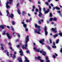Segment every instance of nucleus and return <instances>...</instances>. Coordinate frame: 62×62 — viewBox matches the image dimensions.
<instances>
[{
  "label": "nucleus",
  "instance_id": "nucleus-1",
  "mask_svg": "<svg viewBox=\"0 0 62 62\" xmlns=\"http://www.w3.org/2000/svg\"><path fill=\"white\" fill-rule=\"evenodd\" d=\"M29 36H27V37L26 38H25V43L26 44L25 45V47L24 46V45H23L22 46V49H25L26 50V49H28L27 47V42H28V41L29 40Z\"/></svg>",
  "mask_w": 62,
  "mask_h": 62
},
{
  "label": "nucleus",
  "instance_id": "nucleus-2",
  "mask_svg": "<svg viewBox=\"0 0 62 62\" xmlns=\"http://www.w3.org/2000/svg\"><path fill=\"white\" fill-rule=\"evenodd\" d=\"M35 27L36 28H38V30L36 29L34 30V32L38 34H40V31H41V30L39 28L40 27V26H38L37 24H35Z\"/></svg>",
  "mask_w": 62,
  "mask_h": 62
},
{
  "label": "nucleus",
  "instance_id": "nucleus-3",
  "mask_svg": "<svg viewBox=\"0 0 62 62\" xmlns=\"http://www.w3.org/2000/svg\"><path fill=\"white\" fill-rule=\"evenodd\" d=\"M33 49L35 51L37 52H39L40 53H42V54L44 56H45L46 54V52H45L43 51V50H41L39 51V49H37V47H35L33 48Z\"/></svg>",
  "mask_w": 62,
  "mask_h": 62
},
{
  "label": "nucleus",
  "instance_id": "nucleus-4",
  "mask_svg": "<svg viewBox=\"0 0 62 62\" xmlns=\"http://www.w3.org/2000/svg\"><path fill=\"white\" fill-rule=\"evenodd\" d=\"M9 2H7L6 3V6L7 8L8 9V8H10V6L8 5V4H11L12 3V0H9Z\"/></svg>",
  "mask_w": 62,
  "mask_h": 62
},
{
  "label": "nucleus",
  "instance_id": "nucleus-5",
  "mask_svg": "<svg viewBox=\"0 0 62 62\" xmlns=\"http://www.w3.org/2000/svg\"><path fill=\"white\" fill-rule=\"evenodd\" d=\"M35 59L38 60H39L41 62H43L44 61V60L40 59V57L38 56L37 57H35Z\"/></svg>",
  "mask_w": 62,
  "mask_h": 62
},
{
  "label": "nucleus",
  "instance_id": "nucleus-6",
  "mask_svg": "<svg viewBox=\"0 0 62 62\" xmlns=\"http://www.w3.org/2000/svg\"><path fill=\"white\" fill-rule=\"evenodd\" d=\"M47 27L46 26L45 27V34L46 36H47V34H48V32L47 31H46V28Z\"/></svg>",
  "mask_w": 62,
  "mask_h": 62
},
{
  "label": "nucleus",
  "instance_id": "nucleus-7",
  "mask_svg": "<svg viewBox=\"0 0 62 62\" xmlns=\"http://www.w3.org/2000/svg\"><path fill=\"white\" fill-rule=\"evenodd\" d=\"M56 28H55L54 29L52 28L51 29V31H53V32H54V33H56L57 31L56 30Z\"/></svg>",
  "mask_w": 62,
  "mask_h": 62
},
{
  "label": "nucleus",
  "instance_id": "nucleus-8",
  "mask_svg": "<svg viewBox=\"0 0 62 62\" xmlns=\"http://www.w3.org/2000/svg\"><path fill=\"white\" fill-rule=\"evenodd\" d=\"M44 41V39H41V41H39V42L42 45H44V44L43 42Z\"/></svg>",
  "mask_w": 62,
  "mask_h": 62
},
{
  "label": "nucleus",
  "instance_id": "nucleus-9",
  "mask_svg": "<svg viewBox=\"0 0 62 62\" xmlns=\"http://www.w3.org/2000/svg\"><path fill=\"white\" fill-rule=\"evenodd\" d=\"M7 36L8 37V39H11V36H10L9 35V34L8 33H7L6 34Z\"/></svg>",
  "mask_w": 62,
  "mask_h": 62
},
{
  "label": "nucleus",
  "instance_id": "nucleus-10",
  "mask_svg": "<svg viewBox=\"0 0 62 62\" xmlns=\"http://www.w3.org/2000/svg\"><path fill=\"white\" fill-rule=\"evenodd\" d=\"M56 20H57V19H56V18H55L54 19H53V18H50L49 19V21H56Z\"/></svg>",
  "mask_w": 62,
  "mask_h": 62
},
{
  "label": "nucleus",
  "instance_id": "nucleus-11",
  "mask_svg": "<svg viewBox=\"0 0 62 62\" xmlns=\"http://www.w3.org/2000/svg\"><path fill=\"white\" fill-rule=\"evenodd\" d=\"M22 23L23 24V26L25 28L26 27V24H25L24 22H22Z\"/></svg>",
  "mask_w": 62,
  "mask_h": 62
},
{
  "label": "nucleus",
  "instance_id": "nucleus-12",
  "mask_svg": "<svg viewBox=\"0 0 62 62\" xmlns=\"http://www.w3.org/2000/svg\"><path fill=\"white\" fill-rule=\"evenodd\" d=\"M19 53H21L20 55H23V53L22 51V50L21 49H20V51L19 52Z\"/></svg>",
  "mask_w": 62,
  "mask_h": 62
},
{
  "label": "nucleus",
  "instance_id": "nucleus-13",
  "mask_svg": "<svg viewBox=\"0 0 62 62\" xmlns=\"http://www.w3.org/2000/svg\"><path fill=\"white\" fill-rule=\"evenodd\" d=\"M55 8L58 10L60 9V8H58L57 7H56L55 8L54 7L53 8V10H54L55 9Z\"/></svg>",
  "mask_w": 62,
  "mask_h": 62
},
{
  "label": "nucleus",
  "instance_id": "nucleus-14",
  "mask_svg": "<svg viewBox=\"0 0 62 62\" xmlns=\"http://www.w3.org/2000/svg\"><path fill=\"white\" fill-rule=\"evenodd\" d=\"M46 62H50V61L48 59V58L47 57H46Z\"/></svg>",
  "mask_w": 62,
  "mask_h": 62
},
{
  "label": "nucleus",
  "instance_id": "nucleus-15",
  "mask_svg": "<svg viewBox=\"0 0 62 62\" xmlns=\"http://www.w3.org/2000/svg\"><path fill=\"white\" fill-rule=\"evenodd\" d=\"M25 61L26 62H29V60L27 59V58L26 57H25Z\"/></svg>",
  "mask_w": 62,
  "mask_h": 62
},
{
  "label": "nucleus",
  "instance_id": "nucleus-16",
  "mask_svg": "<svg viewBox=\"0 0 62 62\" xmlns=\"http://www.w3.org/2000/svg\"><path fill=\"white\" fill-rule=\"evenodd\" d=\"M18 60L19 62H22L23 61H22V59L21 58H18Z\"/></svg>",
  "mask_w": 62,
  "mask_h": 62
},
{
  "label": "nucleus",
  "instance_id": "nucleus-17",
  "mask_svg": "<svg viewBox=\"0 0 62 62\" xmlns=\"http://www.w3.org/2000/svg\"><path fill=\"white\" fill-rule=\"evenodd\" d=\"M9 16V17L11 18H13V17H14V15H13V14H12L10 15Z\"/></svg>",
  "mask_w": 62,
  "mask_h": 62
},
{
  "label": "nucleus",
  "instance_id": "nucleus-18",
  "mask_svg": "<svg viewBox=\"0 0 62 62\" xmlns=\"http://www.w3.org/2000/svg\"><path fill=\"white\" fill-rule=\"evenodd\" d=\"M39 17H41L42 16V15L41 14V12H39Z\"/></svg>",
  "mask_w": 62,
  "mask_h": 62
},
{
  "label": "nucleus",
  "instance_id": "nucleus-19",
  "mask_svg": "<svg viewBox=\"0 0 62 62\" xmlns=\"http://www.w3.org/2000/svg\"><path fill=\"white\" fill-rule=\"evenodd\" d=\"M53 44L54 46H52V47L54 48H56V46H55V43L54 42H53Z\"/></svg>",
  "mask_w": 62,
  "mask_h": 62
},
{
  "label": "nucleus",
  "instance_id": "nucleus-20",
  "mask_svg": "<svg viewBox=\"0 0 62 62\" xmlns=\"http://www.w3.org/2000/svg\"><path fill=\"white\" fill-rule=\"evenodd\" d=\"M49 11H50V9H48L45 12V13L47 14L48 12H49Z\"/></svg>",
  "mask_w": 62,
  "mask_h": 62
},
{
  "label": "nucleus",
  "instance_id": "nucleus-21",
  "mask_svg": "<svg viewBox=\"0 0 62 62\" xmlns=\"http://www.w3.org/2000/svg\"><path fill=\"white\" fill-rule=\"evenodd\" d=\"M0 28H1V29H4V26L1 25L0 26Z\"/></svg>",
  "mask_w": 62,
  "mask_h": 62
},
{
  "label": "nucleus",
  "instance_id": "nucleus-22",
  "mask_svg": "<svg viewBox=\"0 0 62 62\" xmlns=\"http://www.w3.org/2000/svg\"><path fill=\"white\" fill-rule=\"evenodd\" d=\"M33 8L32 9V12H33L34 11V9H35V6H32Z\"/></svg>",
  "mask_w": 62,
  "mask_h": 62
},
{
  "label": "nucleus",
  "instance_id": "nucleus-23",
  "mask_svg": "<svg viewBox=\"0 0 62 62\" xmlns=\"http://www.w3.org/2000/svg\"><path fill=\"white\" fill-rule=\"evenodd\" d=\"M1 48L2 50H4V48H3V45L2 44H1Z\"/></svg>",
  "mask_w": 62,
  "mask_h": 62
},
{
  "label": "nucleus",
  "instance_id": "nucleus-24",
  "mask_svg": "<svg viewBox=\"0 0 62 62\" xmlns=\"http://www.w3.org/2000/svg\"><path fill=\"white\" fill-rule=\"evenodd\" d=\"M5 52H7V56H9V54H8V53H9L8 52V51L7 50H6Z\"/></svg>",
  "mask_w": 62,
  "mask_h": 62
},
{
  "label": "nucleus",
  "instance_id": "nucleus-25",
  "mask_svg": "<svg viewBox=\"0 0 62 62\" xmlns=\"http://www.w3.org/2000/svg\"><path fill=\"white\" fill-rule=\"evenodd\" d=\"M6 12L7 14V16H8V14H9V12H8V11L7 10L6 11Z\"/></svg>",
  "mask_w": 62,
  "mask_h": 62
},
{
  "label": "nucleus",
  "instance_id": "nucleus-26",
  "mask_svg": "<svg viewBox=\"0 0 62 62\" xmlns=\"http://www.w3.org/2000/svg\"><path fill=\"white\" fill-rule=\"evenodd\" d=\"M57 36H58V35H57V34H56L55 35L53 36V37L54 38H56V37H57Z\"/></svg>",
  "mask_w": 62,
  "mask_h": 62
},
{
  "label": "nucleus",
  "instance_id": "nucleus-27",
  "mask_svg": "<svg viewBox=\"0 0 62 62\" xmlns=\"http://www.w3.org/2000/svg\"><path fill=\"white\" fill-rule=\"evenodd\" d=\"M47 48L49 50H51V47H50L49 46H47Z\"/></svg>",
  "mask_w": 62,
  "mask_h": 62
},
{
  "label": "nucleus",
  "instance_id": "nucleus-28",
  "mask_svg": "<svg viewBox=\"0 0 62 62\" xmlns=\"http://www.w3.org/2000/svg\"><path fill=\"white\" fill-rule=\"evenodd\" d=\"M58 42H59V39H58L56 41V43L57 44L58 43Z\"/></svg>",
  "mask_w": 62,
  "mask_h": 62
},
{
  "label": "nucleus",
  "instance_id": "nucleus-29",
  "mask_svg": "<svg viewBox=\"0 0 62 62\" xmlns=\"http://www.w3.org/2000/svg\"><path fill=\"white\" fill-rule=\"evenodd\" d=\"M25 11H23L22 12L23 15H24V14H25Z\"/></svg>",
  "mask_w": 62,
  "mask_h": 62
},
{
  "label": "nucleus",
  "instance_id": "nucleus-30",
  "mask_svg": "<svg viewBox=\"0 0 62 62\" xmlns=\"http://www.w3.org/2000/svg\"><path fill=\"white\" fill-rule=\"evenodd\" d=\"M17 12H18V14H19V15H20V14H21V12H20V11L19 10H18L17 11Z\"/></svg>",
  "mask_w": 62,
  "mask_h": 62
},
{
  "label": "nucleus",
  "instance_id": "nucleus-31",
  "mask_svg": "<svg viewBox=\"0 0 62 62\" xmlns=\"http://www.w3.org/2000/svg\"><path fill=\"white\" fill-rule=\"evenodd\" d=\"M12 24L13 25H14V24H15V22L14 21H12Z\"/></svg>",
  "mask_w": 62,
  "mask_h": 62
},
{
  "label": "nucleus",
  "instance_id": "nucleus-32",
  "mask_svg": "<svg viewBox=\"0 0 62 62\" xmlns=\"http://www.w3.org/2000/svg\"><path fill=\"white\" fill-rule=\"evenodd\" d=\"M11 27V29L13 31H14V29L13 28V27L12 26Z\"/></svg>",
  "mask_w": 62,
  "mask_h": 62
},
{
  "label": "nucleus",
  "instance_id": "nucleus-33",
  "mask_svg": "<svg viewBox=\"0 0 62 62\" xmlns=\"http://www.w3.org/2000/svg\"><path fill=\"white\" fill-rule=\"evenodd\" d=\"M25 28V31H28V29L27 28Z\"/></svg>",
  "mask_w": 62,
  "mask_h": 62
},
{
  "label": "nucleus",
  "instance_id": "nucleus-34",
  "mask_svg": "<svg viewBox=\"0 0 62 62\" xmlns=\"http://www.w3.org/2000/svg\"><path fill=\"white\" fill-rule=\"evenodd\" d=\"M6 32V31H4L3 32V35H5V32Z\"/></svg>",
  "mask_w": 62,
  "mask_h": 62
},
{
  "label": "nucleus",
  "instance_id": "nucleus-35",
  "mask_svg": "<svg viewBox=\"0 0 62 62\" xmlns=\"http://www.w3.org/2000/svg\"><path fill=\"white\" fill-rule=\"evenodd\" d=\"M50 17H52L53 16L52 15V14L51 13H50Z\"/></svg>",
  "mask_w": 62,
  "mask_h": 62
},
{
  "label": "nucleus",
  "instance_id": "nucleus-36",
  "mask_svg": "<svg viewBox=\"0 0 62 62\" xmlns=\"http://www.w3.org/2000/svg\"><path fill=\"white\" fill-rule=\"evenodd\" d=\"M20 46H21V45L20 44V45H17L16 46V47H18V48H20Z\"/></svg>",
  "mask_w": 62,
  "mask_h": 62
},
{
  "label": "nucleus",
  "instance_id": "nucleus-37",
  "mask_svg": "<svg viewBox=\"0 0 62 62\" xmlns=\"http://www.w3.org/2000/svg\"><path fill=\"white\" fill-rule=\"evenodd\" d=\"M45 3L46 4L47 6H48V5H49V3L47 2H46Z\"/></svg>",
  "mask_w": 62,
  "mask_h": 62
},
{
  "label": "nucleus",
  "instance_id": "nucleus-38",
  "mask_svg": "<svg viewBox=\"0 0 62 62\" xmlns=\"http://www.w3.org/2000/svg\"><path fill=\"white\" fill-rule=\"evenodd\" d=\"M39 9L40 11H41V9L40 7V8H39Z\"/></svg>",
  "mask_w": 62,
  "mask_h": 62
},
{
  "label": "nucleus",
  "instance_id": "nucleus-39",
  "mask_svg": "<svg viewBox=\"0 0 62 62\" xmlns=\"http://www.w3.org/2000/svg\"><path fill=\"white\" fill-rule=\"evenodd\" d=\"M60 52L61 53H62V47L61 48Z\"/></svg>",
  "mask_w": 62,
  "mask_h": 62
},
{
  "label": "nucleus",
  "instance_id": "nucleus-40",
  "mask_svg": "<svg viewBox=\"0 0 62 62\" xmlns=\"http://www.w3.org/2000/svg\"><path fill=\"white\" fill-rule=\"evenodd\" d=\"M26 23H28V22H30V20H27L26 21Z\"/></svg>",
  "mask_w": 62,
  "mask_h": 62
},
{
  "label": "nucleus",
  "instance_id": "nucleus-41",
  "mask_svg": "<svg viewBox=\"0 0 62 62\" xmlns=\"http://www.w3.org/2000/svg\"><path fill=\"white\" fill-rule=\"evenodd\" d=\"M17 36L18 38H19L20 37V34H19L18 33L17 34Z\"/></svg>",
  "mask_w": 62,
  "mask_h": 62
},
{
  "label": "nucleus",
  "instance_id": "nucleus-42",
  "mask_svg": "<svg viewBox=\"0 0 62 62\" xmlns=\"http://www.w3.org/2000/svg\"><path fill=\"white\" fill-rule=\"evenodd\" d=\"M19 3H18L16 5L17 7H18L19 6Z\"/></svg>",
  "mask_w": 62,
  "mask_h": 62
},
{
  "label": "nucleus",
  "instance_id": "nucleus-43",
  "mask_svg": "<svg viewBox=\"0 0 62 62\" xmlns=\"http://www.w3.org/2000/svg\"><path fill=\"white\" fill-rule=\"evenodd\" d=\"M16 56H15V55H13V58H15V57Z\"/></svg>",
  "mask_w": 62,
  "mask_h": 62
},
{
  "label": "nucleus",
  "instance_id": "nucleus-44",
  "mask_svg": "<svg viewBox=\"0 0 62 62\" xmlns=\"http://www.w3.org/2000/svg\"><path fill=\"white\" fill-rule=\"evenodd\" d=\"M50 5L51 7H54V5H53V4L52 3H51L50 4Z\"/></svg>",
  "mask_w": 62,
  "mask_h": 62
},
{
  "label": "nucleus",
  "instance_id": "nucleus-45",
  "mask_svg": "<svg viewBox=\"0 0 62 62\" xmlns=\"http://www.w3.org/2000/svg\"><path fill=\"white\" fill-rule=\"evenodd\" d=\"M53 58H55V56L54 55H53Z\"/></svg>",
  "mask_w": 62,
  "mask_h": 62
},
{
  "label": "nucleus",
  "instance_id": "nucleus-46",
  "mask_svg": "<svg viewBox=\"0 0 62 62\" xmlns=\"http://www.w3.org/2000/svg\"><path fill=\"white\" fill-rule=\"evenodd\" d=\"M38 23L39 24H41V22H40V21H39L38 22Z\"/></svg>",
  "mask_w": 62,
  "mask_h": 62
},
{
  "label": "nucleus",
  "instance_id": "nucleus-47",
  "mask_svg": "<svg viewBox=\"0 0 62 62\" xmlns=\"http://www.w3.org/2000/svg\"><path fill=\"white\" fill-rule=\"evenodd\" d=\"M49 41L50 43H52V40L50 39Z\"/></svg>",
  "mask_w": 62,
  "mask_h": 62
},
{
  "label": "nucleus",
  "instance_id": "nucleus-48",
  "mask_svg": "<svg viewBox=\"0 0 62 62\" xmlns=\"http://www.w3.org/2000/svg\"><path fill=\"white\" fill-rule=\"evenodd\" d=\"M16 54V52H14V55H15Z\"/></svg>",
  "mask_w": 62,
  "mask_h": 62
},
{
  "label": "nucleus",
  "instance_id": "nucleus-49",
  "mask_svg": "<svg viewBox=\"0 0 62 62\" xmlns=\"http://www.w3.org/2000/svg\"><path fill=\"white\" fill-rule=\"evenodd\" d=\"M26 52H27V53H29V51L27 50L26 51Z\"/></svg>",
  "mask_w": 62,
  "mask_h": 62
},
{
  "label": "nucleus",
  "instance_id": "nucleus-50",
  "mask_svg": "<svg viewBox=\"0 0 62 62\" xmlns=\"http://www.w3.org/2000/svg\"><path fill=\"white\" fill-rule=\"evenodd\" d=\"M31 20H32V18H30V20H29V21H30V22L31 21Z\"/></svg>",
  "mask_w": 62,
  "mask_h": 62
},
{
  "label": "nucleus",
  "instance_id": "nucleus-51",
  "mask_svg": "<svg viewBox=\"0 0 62 62\" xmlns=\"http://www.w3.org/2000/svg\"><path fill=\"white\" fill-rule=\"evenodd\" d=\"M43 11H45V8H43Z\"/></svg>",
  "mask_w": 62,
  "mask_h": 62
},
{
  "label": "nucleus",
  "instance_id": "nucleus-52",
  "mask_svg": "<svg viewBox=\"0 0 62 62\" xmlns=\"http://www.w3.org/2000/svg\"><path fill=\"white\" fill-rule=\"evenodd\" d=\"M38 11V10L36 9H35V11H36V12H37Z\"/></svg>",
  "mask_w": 62,
  "mask_h": 62
},
{
  "label": "nucleus",
  "instance_id": "nucleus-53",
  "mask_svg": "<svg viewBox=\"0 0 62 62\" xmlns=\"http://www.w3.org/2000/svg\"><path fill=\"white\" fill-rule=\"evenodd\" d=\"M49 8H50V9H51V6H49Z\"/></svg>",
  "mask_w": 62,
  "mask_h": 62
},
{
  "label": "nucleus",
  "instance_id": "nucleus-54",
  "mask_svg": "<svg viewBox=\"0 0 62 62\" xmlns=\"http://www.w3.org/2000/svg\"><path fill=\"white\" fill-rule=\"evenodd\" d=\"M41 22H43V20L42 19H41L40 20Z\"/></svg>",
  "mask_w": 62,
  "mask_h": 62
},
{
  "label": "nucleus",
  "instance_id": "nucleus-55",
  "mask_svg": "<svg viewBox=\"0 0 62 62\" xmlns=\"http://www.w3.org/2000/svg\"><path fill=\"white\" fill-rule=\"evenodd\" d=\"M57 12L58 13H60L61 12L60 11H57Z\"/></svg>",
  "mask_w": 62,
  "mask_h": 62
},
{
  "label": "nucleus",
  "instance_id": "nucleus-56",
  "mask_svg": "<svg viewBox=\"0 0 62 62\" xmlns=\"http://www.w3.org/2000/svg\"><path fill=\"white\" fill-rule=\"evenodd\" d=\"M55 55L56 56H57V55H58L57 54H56V53H55Z\"/></svg>",
  "mask_w": 62,
  "mask_h": 62
},
{
  "label": "nucleus",
  "instance_id": "nucleus-57",
  "mask_svg": "<svg viewBox=\"0 0 62 62\" xmlns=\"http://www.w3.org/2000/svg\"><path fill=\"white\" fill-rule=\"evenodd\" d=\"M28 15L29 16H30V15L29 14H28Z\"/></svg>",
  "mask_w": 62,
  "mask_h": 62
},
{
  "label": "nucleus",
  "instance_id": "nucleus-58",
  "mask_svg": "<svg viewBox=\"0 0 62 62\" xmlns=\"http://www.w3.org/2000/svg\"><path fill=\"white\" fill-rule=\"evenodd\" d=\"M10 49L11 50H12V47H10Z\"/></svg>",
  "mask_w": 62,
  "mask_h": 62
},
{
  "label": "nucleus",
  "instance_id": "nucleus-59",
  "mask_svg": "<svg viewBox=\"0 0 62 62\" xmlns=\"http://www.w3.org/2000/svg\"><path fill=\"white\" fill-rule=\"evenodd\" d=\"M51 0H48V2H50V1Z\"/></svg>",
  "mask_w": 62,
  "mask_h": 62
},
{
  "label": "nucleus",
  "instance_id": "nucleus-60",
  "mask_svg": "<svg viewBox=\"0 0 62 62\" xmlns=\"http://www.w3.org/2000/svg\"><path fill=\"white\" fill-rule=\"evenodd\" d=\"M8 44V45H11L10 43H9Z\"/></svg>",
  "mask_w": 62,
  "mask_h": 62
},
{
  "label": "nucleus",
  "instance_id": "nucleus-61",
  "mask_svg": "<svg viewBox=\"0 0 62 62\" xmlns=\"http://www.w3.org/2000/svg\"><path fill=\"white\" fill-rule=\"evenodd\" d=\"M7 27L8 28H9V27L8 26H7Z\"/></svg>",
  "mask_w": 62,
  "mask_h": 62
},
{
  "label": "nucleus",
  "instance_id": "nucleus-62",
  "mask_svg": "<svg viewBox=\"0 0 62 62\" xmlns=\"http://www.w3.org/2000/svg\"><path fill=\"white\" fill-rule=\"evenodd\" d=\"M18 39H17L16 41V42H17V41H18Z\"/></svg>",
  "mask_w": 62,
  "mask_h": 62
},
{
  "label": "nucleus",
  "instance_id": "nucleus-63",
  "mask_svg": "<svg viewBox=\"0 0 62 62\" xmlns=\"http://www.w3.org/2000/svg\"><path fill=\"white\" fill-rule=\"evenodd\" d=\"M0 15L1 16L2 15V13L1 12H0Z\"/></svg>",
  "mask_w": 62,
  "mask_h": 62
},
{
  "label": "nucleus",
  "instance_id": "nucleus-64",
  "mask_svg": "<svg viewBox=\"0 0 62 62\" xmlns=\"http://www.w3.org/2000/svg\"><path fill=\"white\" fill-rule=\"evenodd\" d=\"M38 4H40V2H39V1L38 2Z\"/></svg>",
  "mask_w": 62,
  "mask_h": 62
}]
</instances>
